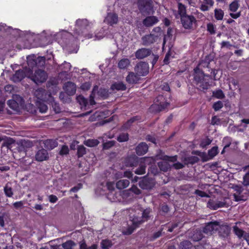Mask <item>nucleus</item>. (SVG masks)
Here are the masks:
<instances>
[{"label":"nucleus","instance_id":"10","mask_svg":"<svg viewBox=\"0 0 249 249\" xmlns=\"http://www.w3.org/2000/svg\"><path fill=\"white\" fill-rule=\"evenodd\" d=\"M139 187L143 190H149L154 187L155 183L152 178L144 177L139 181Z\"/></svg>","mask_w":249,"mask_h":249},{"label":"nucleus","instance_id":"21","mask_svg":"<svg viewBox=\"0 0 249 249\" xmlns=\"http://www.w3.org/2000/svg\"><path fill=\"white\" fill-rule=\"evenodd\" d=\"M36 160L38 161L47 160L48 158V153L44 149L39 150L36 154Z\"/></svg>","mask_w":249,"mask_h":249},{"label":"nucleus","instance_id":"40","mask_svg":"<svg viewBox=\"0 0 249 249\" xmlns=\"http://www.w3.org/2000/svg\"><path fill=\"white\" fill-rule=\"evenodd\" d=\"M76 100L77 102L83 107H86L88 104V100L82 95L77 96L76 97Z\"/></svg>","mask_w":249,"mask_h":249},{"label":"nucleus","instance_id":"35","mask_svg":"<svg viewBox=\"0 0 249 249\" xmlns=\"http://www.w3.org/2000/svg\"><path fill=\"white\" fill-rule=\"evenodd\" d=\"M97 91L98 96L104 99L107 98L109 96V92L107 89L100 88Z\"/></svg>","mask_w":249,"mask_h":249},{"label":"nucleus","instance_id":"43","mask_svg":"<svg viewBox=\"0 0 249 249\" xmlns=\"http://www.w3.org/2000/svg\"><path fill=\"white\" fill-rule=\"evenodd\" d=\"M138 228V227H136V226H134L132 223V225L130 226H129L127 227V228L124 230L123 231V233L124 235H129L131 234L136 229Z\"/></svg>","mask_w":249,"mask_h":249},{"label":"nucleus","instance_id":"19","mask_svg":"<svg viewBox=\"0 0 249 249\" xmlns=\"http://www.w3.org/2000/svg\"><path fill=\"white\" fill-rule=\"evenodd\" d=\"M231 232V228L227 225H223L220 227L219 230V235L223 238H227Z\"/></svg>","mask_w":249,"mask_h":249},{"label":"nucleus","instance_id":"28","mask_svg":"<svg viewBox=\"0 0 249 249\" xmlns=\"http://www.w3.org/2000/svg\"><path fill=\"white\" fill-rule=\"evenodd\" d=\"M25 77V72L23 70H18L15 72L13 76V79L15 82H19Z\"/></svg>","mask_w":249,"mask_h":249},{"label":"nucleus","instance_id":"61","mask_svg":"<svg viewBox=\"0 0 249 249\" xmlns=\"http://www.w3.org/2000/svg\"><path fill=\"white\" fill-rule=\"evenodd\" d=\"M196 154L199 156L201 159L203 161H207L210 160L209 159V157L208 156V154L207 155L205 152H200L199 151H196Z\"/></svg>","mask_w":249,"mask_h":249},{"label":"nucleus","instance_id":"56","mask_svg":"<svg viewBox=\"0 0 249 249\" xmlns=\"http://www.w3.org/2000/svg\"><path fill=\"white\" fill-rule=\"evenodd\" d=\"M223 107V103L221 101L214 102L213 105V108L215 111H217Z\"/></svg>","mask_w":249,"mask_h":249},{"label":"nucleus","instance_id":"23","mask_svg":"<svg viewBox=\"0 0 249 249\" xmlns=\"http://www.w3.org/2000/svg\"><path fill=\"white\" fill-rule=\"evenodd\" d=\"M204 232L200 230H196L194 231L191 237L192 240L195 242H197L201 240L204 237Z\"/></svg>","mask_w":249,"mask_h":249},{"label":"nucleus","instance_id":"45","mask_svg":"<svg viewBox=\"0 0 249 249\" xmlns=\"http://www.w3.org/2000/svg\"><path fill=\"white\" fill-rule=\"evenodd\" d=\"M99 143V141L96 139H89L84 142L86 146L90 147L96 146Z\"/></svg>","mask_w":249,"mask_h":249},{"label":"nucleus","instance_id":"42","mask_svg":"<svg viewBox=\"0 0 249 249\" xmlns=\"http://www.w3.org/2000/svg\"><path fill=\"white\" fill-rule=\"evenodd\" d=\"M100 244L102 249H109L112 246L111 241L108 239L102 240Z\"/></svg>","mask_w":249,"mask_h":249},{"label":"nucleus","instance_id":"2","mask_svg":"<svg viewBox=\"0 0 249 249\" xmlns=\"http://www.w3.org/2000/svg\"><path fill=\"white\" fill-rule=\"evenodd\" d=\"M89 26L86 19H78L76 21L75 29L73 31L74 35L83 36L86 39L91 38L93 35L89 33Z\"/></svg>","mask_w":249,"mask_h":249},{"label":"nucleus","instance_id":"5","mask_svg":"<svg viewBox=\"0 0 249 249\" xmlns=\"http://www.w3.org/2000/svg\"><path fill=\"white\" fill-rule=\"evenodd\" d=\"M138 7L141 13L149 15L153 9V2L152 0H138Z\"/></svg>","mask_w":249,"mask_h":249},{"label":"nucleus","instance_id":"12","mask_svg":"<svg viewBox=\"0 0 249 249\" xmlns=\"http://www.w3.org/2000/svg\"><path fill=\"white\" fill-rule=\"evenodd\" d=\"M129 219L132 223L138 228H139L142 224L145 222L139 212L136 213L133 215L130 216Z\"/></svg>","mask_w":249,"mask_h":249},{"label":"nucleus","instance_id":"34","mask_svg":"<svg viewBox=\"0 0 249 249\" xmlns=\"http://www.w3.org/2000/svg\"><path fill=\"white\" fill-rule=\"evenodd\" d=\"M130 63V60L128 58L122 59L118 63V67L120 69H125L128 67Z\"/></svg>","mask_w":249,"mask_h":249},{"label":"nucleus","instance_id":"59","mask_svg":"<svg viewBox=\"0 0 249 249\" xmlns=\"http://www.w3.org/2000/svg\"><path fill=\"white\" fill-rule=\"evenodd\" d=\"M207 207L212 210H217V207H216V200L211 199H210L207 203Z\"/></svg>","mask_w":249,"mask_h":249},{"label":"nucleus","instance_id":"55","mask_svg":"<svg viewBox=\"0 0 249 249\" xmlns=\"http://www.w3.org/2000/svg\"><path fill=\"white\" fill-rule=\"evenodd\" d=\"M115 144V141H108L103 144V148L104 150H108Z\"/></svg>","mask_w":249,"mask_h":249},{"label":"nucleus","instance_id":"52","mask_svg":"<svg viewBox=\"0 0 249 249\" xmlns=\"http://www.w3.org/2000/svg\"><path fill=\"white\" fill-rule=\"evenodd\" d=\"M86 153V148L82 145L77 147V155L78 158L82 157Z\"/></svg>","mask_w":249,"mask_h":249},{"label":"nucleus","instance_id":"26","mask_svg":"<svg viewBox=\"0 0 249 249\" xmlns=\"http://www.w3.org/2000/svg\"><path fill=\"white\" fill-rule=\"evenodd\" d=\"M164 109L162 106H160L158 104H157L156 103H155L154 101L153 104L151 105L149 108V112L155 114L159 113Z\"/></svg>","mask_w":249,"mask_h":249},{"label":"nucleus","instance_id":"58","mask_svg":"<svg viewBox=\"0 0 249 249\" xmlns=\"http://www.w3.org/2000/svg\"><path fill=\"white\" fill-rule=\"evenodd\" d=\"M178 223H173L171 225L169 223H167L164 225H162V226L166 227L167 228V231L168 232H171L176 228L178 226Z\"/></svg>","mask_w":249,"mask_h":249},{"label":"nucleus","instance_id":"3","mask_svg":"<svg viewBox=\"0 0 249 249\" xmlns=\"http://www.w3.org/2000/svg\"><path fill=\"white\" fill-rule=\"evenodd\" d=\"M162 30L160 27H154L149 34L143 36L142 37L143 46H148L156 42L161 36Z\"/></svg>","mask_w":249,"mask_h":249},{"label":"nucleus","instance_id":"38","mask_svg":"<svg viewBox=\"0 0 249 249\" xmlns=\"http://www.w3.org/2000/svg\"><path fill=\"white\" fill-rule=\"evenodd\" d=\"M178 14L179 15L180 18L182 16L187 15L186 14V7L181 2L178 3Z\"/></svg>","mask_w":249,"mask_h":249},{"label":"nucleus","instance_id":"44","mask_svg":"<svg viewBox=\"0 0 249 249\" xmlns=\"http://www.w3.org/2000/svg\"><path fill=\"white\" fill-rule=\"evenodd\" d=\"M214 17L217 20H221L223 19L224 13L221 9H215Z\"/></svg>","mask_w":249,"mask_h":249},{"label":"nucleus","instance_id":"51","mask_svg":"<svg viewBox=\"0 0 249 249\" xmlns=\"http://www.w3.org/2000/svg\"><path fill=\"white\" fill-rule=\"evenodd\" d=\"M139 166L137 168L134 172L137 175H143L145 173L146 166L144 163H141Z\"/></svg>","mask_w":249,"mask_h":249},{"label":"nucleus","instance_id":"33","mask_svg":"<svg viewBox=\"0 0 249 249\" xmlns=\"http://www.w3.org/2000/svg\"><path fill=\"white\" fill-rule=\"evenodd\" d=\"M233 232L239 239L244 238V236L246 233L244 231L240 229L236 225L233 227Z\"/></svg>","mask_w":249,"mask_h":249},{"label":"nucleus","instance_id":"30","mask_svg":"<svg viewBox=\"0 0 249 249\" xmlns=\"http://www.w3.org/2000/svg\"><path fill=\"white\" fill-rule=\"evenodd\" d=\"M129 180L128 179H121L116 182V186L118 189L122 190L126 188L129 185Z\"/></svg>","mask_w":249,"mask_h":249},{"label":"nucleus","instance_id":"22","mask_svg":"<svg viewBox=\"0 0 249 249\" xmlns=\"http://www.w3.org/2000/svg\"><path fill=\"white\" fill-rule=\"evenodd\" d=\"M152 209L150 208H146L145 209L142 208L141 209L140 213L142 217V219H143L145 222H146L149 220L152 216Z\"/></svg>","mask_w":249,"mask_h":249},{"label":"nucleus","instance_id":"1","mask_svg":"<svg viewBox=\"0 0 249 249\" xmlns=\"http://www.w3.org/2000/svg\"><path fill=\"white\" fill-rule=\"evenodd\" d=\"M193 76V82L198 89L201 91L207 90L211 86V76L205 74L198 67L194 68Z\"/></svg>","mask_w":249,"mask_h":249},{"label":"nucleus","instance_id":"9","mask_svg":"<svg viewBox=\"0 0 249 249\" xmlns=\"http://www.w3.org/2000/svg\"><path fill=\"white\" fill-rule=\"evenodd\" d=\"M134 70L139 76H145L149 72V66L145 62H140L135 67Z\"/></svg>","mask_w":249,"mask_h":249},{"label":"nucleus","instance_id":"29","mask_svg":"<svg viewBox=\"0 0 249 249\" xmlns=\"http://www.w3.org/2000/svg\"><path fill=\"white\" fill-rule=\"evenodd\" d=\"M79 249H97L98 245L96 244H93L90 246L88 247L86 241L83 239L82 241L79 242Z\"/></svg>","mask_w":249,"mask_h":249},{"label":"nucleus","instance_id":"16","mask_svg":"<svg viewBox=\"0 0 249 249\" xmlns=\"http://www.w3.org/2000/svg\"><path fill=\"white\" fill-rule=\"evenodd\" d=\"M148 149V146L146 142H141L136 147V153L138 156H142L146 154Z\"/></svg>","mask_w":249,"mask_h":249},{"label":"nucleus","instance_id":"39","mask_svg":"<svg viewBox=\"0 0 249 249\" xmlns=\"http://www.w3.org/2000/svg\"><path fill=\"white\" fill-rule=\"evenodd\" d=\"M218 148L217 146L213 147L208 151V156L210 159H213L218 153Z\"/></svg>","mask_w":249,"mask_h":249},{"label":"nucleus","instance_id":"41","mask_svg":"<svg viewBox=\"0 0 249 249\" xmlns=\"http://www.w3.org/2000/svg\"><path fill=\"white\" fill-rule=\"evenodd\" d=\"M37 106L39 111L41 113H45L48 110L47 106L44 103V102L39 100L37 103Z\"/></svg>","mask_w":249,"mask_h":249},{"label":"nucleus","instance_id":"60","mask_svg":"<svg viewBox=\"0 0 249 249\" xmlns=\"http://www.w3.org/2000/svg\"><path fill=\"white\" fill-rule=\"evenodd\" d=\"M161 159H162L163 160L165 161H168L171 162H175L177 161V156H169L167 155H164L162 156L161 158Z\"/></svg>","mask_w":249,"mask_h":249},{"label":"nucleus","instance_id":"54","mask_svg":"<svg viewBox=\"0 0 249 249\" xmlns=\"http://www.w3.org/2000/svg\"><path fill=\"white\" fill-rule=\"evenodd\" d=\"M129 139V135L128 133H122L117 137V141L120 142H127Z\"/></svg>","mask_w":249,"mask_h":249},{"label":"nucleus","instance_id":"63","mask_svg":"<svg viewBox=\"0 0 249 249\" xmlns=\"http://www.w3.org/2000/svg\"><path fill=\"white\" fill-rule=\"evenodd\" d=\"M212 142V140L209 138H207L205 140L202 141L200 143V147L204 148L207 147V146L210 145Z\"/></svg>","mask_w":249,"mask_h":249},{"label":"nucleus","instance_id":"50","mask_svg":"<svg viewBox=\"0 0 249 249\" xmlns=\"http://www.w3.org/2000/svg\"><path fill=\"white\" fill-rule=\"evenodd\" d=\"M192 247V244L188 240H184L180 243L179 247L181 249H190Z\"/></svg>","mask_w":249,"mask_h":249},{"label":"nucleus","instance_id":"25","mask_svg":"<svg viewBox=\"0 0 249 249\" xmlns=\"http://www.w3.org/2000/svg\"><path fill=\"white\" fill-rule=\"evenodd\" d=\"M243 189L241 188H239L237 190V194H234L233 196L236 201H246L247 199V196H244L242 195Z\"/></svg>","mask_w":249,"mask_h":249},{"label":"nucleus","instance_id":"6","mask_svg":"<svg viewBox=\"0 0 249 249\" xmlns=\"http://www.w3.org/2000/svg\"><path fill=\"white\" fill-rule=\"evenodd\" d=\"M181 23L185 29L190 30L193 28L194 25L196 24V18L192 15H187L180 18Z\"/></svg>","mask_w":249,"mask_h":249},{"label":"nucleus","instance_id":"32","mask_svg":"<svg viewBox=\"0 0 249 249\" xmlns=\"http://www.w3.org/2000/svg\"><path fill=\"white\" fill-rule=\"evenodd\" d=\"M111 88L112 90H125L126 89V87L125 84H124L123 82H116L113 84Z\"/></svg>","mask_w":249,"mask_h":249},{"label":"nucleus","instance_id":"20","mask_svg":"<svg viewBox=\"0 0 249 249\" xmlns=\"http://www.w3.org/2000/svg\"><path fill=\"white\" fill-rule=\"evenodd\" d=\"M140 80L139 75L133 72H129L126 77V81L129 84H136Z\"/></svg>","mask_w":249,"mask_h":249},{"label":"nucleus","instance_id":"13","mask_svg":"<svg viewBox=\"0 0 249 249\" xmlns=\"http://www.w3.org/2000/svg\"><path fill=\"white\" fill-rule=\"evenodd\" d=\"M152 53V51L150 49L142 48L139 49L135 52V57L139 59H143L149 56Z\"/></svg>","mask_w":249,"mask_h":249},{"label":"nucleus","instance_id":"57","mask_svg":"<svg viewBox=\"0 0 249 249\" xmlns=\"http://www.w3.org/2000/svg\"><path fill=\"white\" fill-rule=\"evenodd\" d=\"M7 103L9 107L12 109L16 110L18 107V104L14 100H9Z\"/></svg>","mask_w":249,"mask_h":249},{"label":"nucleus","instance_id":"14","mask_svg":"<svg viewBox=\"0 0 249 249\" xmlns=\"http://www.w3.org/2000/svg\"><path fill=\"white\" fill-rule=\"evenodd\" d=\"M218 225V222L216 221L209 222L203 228V231L206 234H212L213 231L217 230Z\"/></svg>","mask_w":249,"mask_h":249},{"label":"nucleus","instance_id":"64","mask_svg":"<svg viewBox=\"0 0 249 249\" xmlns=\"http://www.w3.org/2000/svg\"><path fill=\"white\" fill-rule=\"evenodd\" d=\"M243 184L245 186H249V171L244 176Z\"/></svg>","mask_w":249,"mask_h":249},{"label":"nucleus","instance_id":"24","mask_svg":"<svg viewBox=\"0 0 249 249\" xmlns=\"http://www.w3.org/2000/svg\"><path fill=\"white\" fill-rule=\"evenodd\" d=\"M45 147L48 150H52L58 145V142L55 140L48 139L45 141L44 142Z\"/></svg>","mask_w":249,"mask_h":249},{"label":"nucleus","instance_id":"37","mask_svg":"<svg viewBox=\"0 0 249 249\" xmlns=\"http://www.w3.org/2000/svg\"><path fill=\"white\" fill-rule=\"evenodd\" d=\"M27 64L29 68L33 70L36 67V62L35 56H29L27 57Z\"/></svg>","mask_w":249,"mask_h":249},{"label":"nucleus","instance_id":"47","mask_svg":"<svg viewBox=\"0 0 249 249\" xmlns=\"http://www.w3.org/2000/svg\"><path fill=\"white\" fill-rule=\"evenodd\" d=\"M158 165L160 169L163 172H167L170 168L169 164L167 162L164 161L159 162L158 163Z\"/></svg>","mask_w":249,"mask_h":249},{"label":"nucleus","instance_id":"17","mask_svg":"<svg viewBox=\"0 0 249 249\" xmlns=\"http://www.w3.org/2000/svg\"><path fill=\"white\" fill-rule=\"evenodd\" d=\"M64 89L69 95H73L76 92L75 84L71 82H67L64 86Z\"/></svg>","mask_w":249,"mask_h":249},{"label":"nucleus","instance_id":"36","mask_svg":"<svg viewBox=\"0 0 249 249\" xmlns=\"http://www.w3.org/2000/svg\"><path fill=\"white\" fill-rule=\"evenodd\" d=\"M239 0H234L229 5V10L232 12H235L240 7Z\"/></svg>","mask_w":249,"mask_h":249},{"label":"nucleus","instance_id":"48","mask_svg":"<svg viewBox=\"0 0 249 249\" xmlns=\"http://www.w3.org/2000/svg\"><path fill=\"white\" fill-rule=\"evenodd\" d=\"M36 62V67L43 68L45 64V58L44 57L38 56L36 57L35 56Z\"/></svg>","mask_w":249,"mask_h":249},{"label":"nucleus","instance_id":"18","mask_svg":"<svg viewBox=\"0 0 249 249\" xmlns=\"http://www.w3.org/2000/svg\"><path fill=\"white\" fill-rule=\"evenodd\" d=\"M155 103L162 106L164 109L166 108L169 105L167 99L163 95H159L154 100Z\"/></svg>","mask_w":249,"mask_h":249},{"label":"nucleus","instance_id":"11","mask_svg":"<svg viewBox=\"0 0 249 249\" xmlns=\"http://www.w3.org/2000/svg\"><path fill=\"white\" fill-rule=\"evenodd\" d=\"M104 22L108 25L113 26L114 24H117L118 22V15L114 12L108 13L105 18Z\"/></svg>","mask_w":249,"mask_h":249},{"label":"nucleus","instance_id":"62","mask_svg":"<svg viewBox=\"0 0 249 249\" xmlns=\"http://www.w3.org/2000/svg\"><path fill=\"white\" fill-rule=\"evenodd\" d=\"M194 194L199 196H200L201 197H209V196L208 194H207L206 192L202 191L201 190L197 189L196 190Z\"/></svg>","mask_w":249,"mask_h":249},{"label":"nucleus","instance_id":"49","mask_svg":"<svg viewBox=\"0 0 249 249\" xmlns=\"http://www.w3.org/2000/svg\"><path fill=\"white\" fill-rule=\"evenodd\" d=\"M213 96L218 99H222L225 97L223 91L220 89L213 91Z\"/></svg>","mask_w":249,"mask_h":249},{"label":"nucleus","instance_id":"31","mask_svg":"<svg viewBox=\"0 0 249 249\" xmlns=\"http://www.w3.org/2000/svg\"><path fill=\"white\" fill-rule=\"evenodd\" d=\"M76 243L72 240H69L61 244L62 249H74Z\"/></svg>","mask_w":249,"mask_h":249},{"label":"nucleus","instance_id":"15","mask_svg":"<svg viewBox=\"0 0 249 249\" xmlns=\"http://www.w3.org/2000/svg\"><path fill=\"white\" fill-rule=\"evenodd\" d=\"M159 21L158 18L155 16L146 17L142 20V23L146 27H151L157 24Z\"/></svg>","mask_w":249,"mask_h":249},{"label":"nucleus","instance_id":"27","mask_svg":"<svg viewBox=\"0 0 249 249\" xmlns=\"http://www.w3.org/2000/svg\"><path fill=\"white\" fill-rule=\"evenodd\" d=\"M139 162L138 158L135 156L129 157L126 161L127 166L130 167H136L139 165Z\"/></svg>","mask_w":249,"mask_h":249},{"label":"nucleus","instance_id":"46","mask_svg":"<svg viewBox=\"0 0 249 249\" xmlns=\"http://www.w3.org/2000/svg\"><path fill=\"white\" fill-rule=\"evenodd\" d=\"M98 86L95 85L93 87V88L92 89V90L91 93L89 96V98H90L89 102H90V104L91 105H93L95 104V102L94 101V98H95V93L97 91V90H98Z\"/></svg>","mask_w":249,"mask_h":249},{"label":"nucleus","instance_id":"53","mask_svg":"<svg viewBox=\"0 0 249 249\" xmlns=\"http://www.w3.org/2000/svg\"><path fill=\"white\" fill-rule=\"evenodd\" d=\"M4 192L7 197H11L13 195V192L11 187L9 186L7 184L4 187Z\"/></svg>","mask_w":249,"mask_h":249},{"label":"nucleus","instance_id":"7","mask_svg":"<svg viewBox=\"0 0 249 249\" xmlns=\"http://www.w3.org/2000/svg\"><path fill=\"white\" fill-rule=\"evenodd\" d=\"M47 77V73L44 70L38 69L35 71L34 74L31 77V79L36 84L38 85L45 82Z\"/></svg>","mask_w":249,"mask_h":249},{"label":"nucleus","instance_id":"4","mask_svg":"<svg viewBox=\"0 0 249 249\" xmlns=\"http://www.w3.org/2000/svg\"><path fill=\"white\" fill-rule=\"evenodd\" d=\"M34 95L38 100L42 102L49 104H52L54 102V98L52 95L51 92L43 88H40L36 90Z\"/></svg>","mask_w":249,"mask_h":249},{"label":"nucleus","instance_id":"8","mask_svg":"<svg viewBox=\"0 0 249 249\" xmlns=\"http://www.w3.org/2000/svg\"><path fill=\"white\" fill-rule=\"evenodd\" d=\"M213 58L209 55H206L203 59L200 61L198 65L196 67L201 68H207V71L211 74L215 75V70L212 68L210 66V63L213 61Z\"/></svg>","mask_w":249,"mask_h":249}]
</instances>
